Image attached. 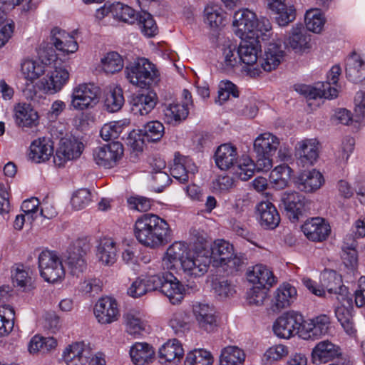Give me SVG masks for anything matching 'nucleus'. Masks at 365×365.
Masks as SVG:
<instances>
[{
  "instance_id": "nucleus-1",
  "label": "nucleus",
  "mask_w": 365,
  "mask_h": 365,
  "mask_svg": "<svg viewBox=\"0 0 365 365\" xmlns=\"http://www.w3.org/2000/svg\"><path fill=\"white\" fill-rule=\"evenodd\" d=\"M133 230L138 242L150 249H158L168 244L173 237V231L167 221L151 213L139 217Z\"/></svg>"
},
{
  "instance_id": "nucleus-2",
  "label": "nucleus",
  "mask_w": 365,
  "mask_h": 365,
  "mask_svg": "<svg viewBox=\"0 0 365 365\" xmlns=\"http://www.w3.org/2000/svg\"><path fill=\"white\" fill-rule=\"evenodd\" d=\"M128 81L137 87L148 88L160 81L156 66L145 58H139L125 67Z\"/></svg>"
},
{
  "instance_id": "nucleus-3",
  "label": "nucleus",
  "mask_w": 365,
  "mask_h": 365,
  "mask_svg": "<svg viewBox=\"0 0 365 365\" xmlns=\"http://www.w3.org/2000/svg\"><path fill=\"white\" fill-rule=\"evenodd\" d=\"M346 76L349 81L354 83L360 82L364 78L362 86L365 85V62L356 53H353L346 60ZM354 103L356 121H360L365 118V87L356 93Z\"/></svg>"
},
{
  "instance_id": "nucleus-4",
  "label": "nucleus",
  "mask_w": 365,
  "mask_h": 365,
  "mask_svg": "<svg viewBox=\"0 0 365 365\" xmlns=\"http://www.w3.org/2000/svg\"><path fill=\"white\" fill-rule=\"evenodd\" d=\"M40 274L46 282H61L65 277L62 260L55 251L43 250L38 255Z\"/></svg>"
},
{
  "instance_id": "nucleus-5",
  "label": "nucleus",
  "mask_w": 365,
  "mask_h": 365,
  "mask_svg": "<svg viewBox=\"0 0 365 365\" xmlns=\"http://www.w3.org/2000/svg\"><path fill=\"white\" fill-rule=\"evenodd\" d=\"M89 249V244L83 239L76 240L68 247L63 258L71 275L79 277L86 270V255Z\"/></svg>"
},
{
  "instance_id": "nucleus-6",
  "label": "nucleus",
  "mask_w": 365,
  "mask_h": 365,
  "mask_svg": "<svg viewBox=\"0 0 365 365\" xmlns=\"http://www.w3.org/2000/svg\"><path fill=\"white\" fill-rule=\"evenodd\" d=\"M99 88L93 83H80L73 87L70 109L84 110L93 108L99 101Z\"/></svg>"
},
{
  "instance_id": "nucleus-7",
  "label": "nucleus",
  "mask_w": 365,
  "mask_h": 365,
  "mask_svg": "<svg viewBox=\"0 0 365 365\" xmlns=\"http://www.w3.org/2000/svg\"><path fill=\"white\" fill-rule=\"evenodd\" d=\"M304 324L303 316L295 311H289L279 317L274 323L273 331L276 336L289 339L295 334L300 337V331Z\"/></svg>"
},
{
  "instance_id": "nucleus-8",
  "label": "nucleus",
  "mask_w": 365,
  "mask_h": 365,
  "mask_svg": "<svg viewBox=\"0 0 365 365\" xmlns=\"http://www.w3.org/2000/svg\"><path fill=\"white\" fill-rule=\"evenodd\" d=\"M199 291V286L195 283L187 284L186 287L171 273L165 274L161 287V292L165 295L171 304H178L183 299L185 294H193Z\"/></svg>"
},
{
  "instance_id": "nucleus-9",
  "label": "nucleus",
  "mask_w": 365,
  "mask_h": 365,
  "mask_svg": "<svg viewBox=\"0 0 365 365\" xmlns=\"http://www.w3.org/2000/svg\"><path fill=\"white\" fill-rule=\"evenodd\" d=\"M70 73L66 66L56 62L53 69L41 80L43 90L48 94L57 93L68 83Z\"/></svg>"
},
{
  "instance_id": "nucleus-10",
  "label": "nucleus",
  "mask_w": 365,
  "mask_h": 365,
  "mask_svg": "<svg viewBox=\"0 0 365 365\" xmlns=\"http://www.w3.org/2000/svg\"><path fill=\"white\" fill-rule=\"evenodd\" d=\"M123 154V145L119 142H113L96 148L93 151V159L98 166L111 168L117 165Z\"/></svg>"
},
{
  "instance_id": "nucleus-11",
  "label": "nucleus",
  "mask_w": 365,
  "mask_h": 365,
  "mask_svg": "<svg viewBox=\"0 0 365 365\" xmlns=\"http://www.w3.org/2000/svg\"><path fill=\"white\" fill-rule=\"evenodd\" d=\"M331 329V317L325 314L304 320L301 329L300 338L304 340H315L327 334Z\"/></svg>"
},
{
  "instance_id": "nucleus-12",
  "label": "nucleus",
  "mask_w": 365,
  "mask_h": 365,
  "mask_svg": "<svg viewBox=\"0 0 365 365\" xmlns=\"http://www.w3.org/2000/svg\"><path fill=\"white\" fill-rule=\"evenodd\" d=\"M210 264V251L202 250L187 255L182 261V267L187 275L200 277L207 273Z\"/></svg>"
},
{
  "instance_id": "nucleus-13",
  "label": "nucleus",
  "mask_w": 365,
  "mask_h": 365,
  "mask_svg": "<svg viewBox=\"0 0 365 365\" xmlns=\"http://www.w3.org/2000/svg\"><path fill=\"white\" fill-rule=\"evenodd\" d=\"M84 149L83 143L75 137L62 138L54 155V163L62 166L68 160L78 158Z\"/></svg>"
},
{
  "instance_id": "nucleus-14",
  "label": "nucleus",
  "mask_w": 365,
  "mask_h": 365,
  "mask_svg": "<svg viewBox=\"0 0 365 365\" xmlns=\"http://www.w3.org/2000/svg\"><path fill=\"white\" fill-rule=\"evenodd\" d=\"M322 288L326 289L329 294H334L339 302L346 301L350 305L347 298L348 289L343 284L342 277L334 270L325 269L320 276Z\"/></svg>"
},
{
  "instance_id": "nucleus-15",
  "label": "nucleus",
  "mask_w": 365,
  "mask_h": 365,
  "mask_svg": "<svg viewBox=\"0 0 365 365\" xmlns=\"http://www.w3.org/2000/svg\"><path fill=\"white\" fill-rule=\"evenodd\" d=\"M158 101L156 93L151 90L135 93L130 101V110L135 115H146L155 107Z\"/></svg>"
},
{
  "instance_id": "nucleus-16",
  "label": "nucleus",
  "mask_w": 365,
  "mask_h": 365,
  "mask_svg": "<svg viewBox=\"0 0 365 365\" xmlns=\"http://www.w3.org/2000/svg\"><path fill=\"white\" fill-rule=\"evenodd\" d=\"M94 314L98 322L102 324L113 323L120 316L118 303L112 297H101L94 307Z\"/></svg>"
},
{
  "instance_id": "nucleus-17",
  "label": "nucleus",
  "mask_w": 365,
  "mask_h": 365,
  "mask_svg": "<svg viewBox=\"0 0 365 365\" xmlns=\"http://www.w3.org/2000/svg\"><path fill=\"white\" fill-rule=\"evenodd\" d=\"M332 83L329 81L317 83L314 86L309 85H298L295 90L297 92L304 96L307 99L317 98H334L337 96L338 91L336 88L331 86Z\"/></svg>"
},
{
  "instance_id": "nucleus-18",
  "label": "nucleus",
  "mask_w": 365,
  "mask_h": 365,
  "mask_svg": "<svg viewBox=\"0 0 365 365\" xmlns=\"http://www.w3.org/2000/svg\"><path fill=\"white\" fill-rule=\"evenodd\" d=\"M280 206L283 207L289 219L297 221L304 210V197L297 192H284L281 194Z\"/></svg>"
},
{
  "instance_id": "nucleus-19",
  "label": "nucleus",
  "mask_w": 365,
  "mask_h": 365,
  "mask_svg": "<svg viewBox=\"0 0 365 365\" xmlns=\"http://www.w3.org/2000/svg\"><path fill=\"white\" fill-rule=\"evenodd\" d=\"M192 311L200 329L207 332H212L218 327L216 312L213 307L207 304L197 303L193 305Z\"/></svg>"
},
{
  "instance_id": "nucleus-20",
  "label": "nucleus",
  "mask_w": 365,
  "mask_h": 365,
  "mask_svg": "<svg viewBox=\"0 0 365 365\" xmlns=\"http://www.w3.org/2000/svg\"><path fill=\"white\" fill-rule=\"evenodd\" d=\"M295 150L297 163L308 167L314 165L319 157V142L316 139H305L297 143Z\"/></svg>"
},
{
  "instance_id": "nucleus-21",
  "label": "nucleus",
  "mask_w": 365,
  "mask_h": 365,
  "mask_svg": "<svg viewBox=\"0 0 365 365\" xmlns=\"http://www.w3.org/2000/svg\"><path fill=\"white\" fill-rule=\"evenodd\" d=\"M198 171L191 158L175 154L173 165L170 169L171 175L180 183H185L188 181L190 175H194Z\"/></svg>"
},
{
  "instance_id": "nucleus-22",
  "label": "nucleus",
  "mask_w": 365,
  "mask_h": 365,
  "mask_svg": "<svg viewBox=\"0 0 365 365\" xmlns=\"http://www.w3.org/2000/svg\"><path fill=\"white\" fill-rule=\"evenodd\" d=\"M255 20L256 14L247 9L236 11L232 23L235 35L241 39L249 37L253 33Z\"/></svg>"
},
{
  "instance_id": "nucleus-23",
  "label": "nucleus",
  "mask_w": 365,
  "mask_h": 365,
  "mask_svg": "<svg viewBox=\"0 0 365 365\" xmlns=\"http://www.w3.org/2000/svg\"><path fill=\"white\" fill-rule=\"evenodd\" d=\"M302 231L309 240L322 242L329 235L331 228L324 219L313 217L303 224Z\"/></svg>"
},
{
  "instance_id": "nucleus-24",
  "label": "nucleus",
  "mask_w": 365,
  "mask_h": 365,
  "mask_svg": "<svg viewBox=\"0 0 365 365\" xmlns=\"http://www.w3.org/2000/svg\"><path fill=\"white\" fill-rule=\"evenodd\" d=\"M297 292L295 287L289 283H283L274 292L272 299V309L279 312L289 307L297 299Z\"/></svg>"
},
{
  "instance_id": "nucleus-25",
  "label": "nucleus",
  "mask_w": 365,
  "mask_h": 365,
  "mask_svg": "<svg viewBox=\"0 0 365 365\" xmlns=\"http://www.w3.org/2000/svg\"><path fill=\"white\" fill-rule=\"evenodd\" d=\"M51 40L55 48L63 55L77 51L78 45L74 37L58 27L51 31Z\"/></svg>"
},
{
  "instance_id": "nucleus-26",
  "label": "nucleus",
  "mask_w": 365,
  "mask_h": 365,
  "mask_svg": "<svg viewBox=\"0 0 365 365\" xmlns=\"http://www.w3.org/2000/svg\"><path fill=\"white\" fill-rule=\"evenodd\" d=\"M16 124L21 128H32L39 123V115L31 104L19 103L14 107Z\"/></svg>"
},
{
  "instance_id": "nucleus-27",
  "label": "nucleus",
  "mask_w": 365,
  "mask_h": 365,
  "mask_svg": "<svg viewBox=\"0 0 365 365\" xmlns=\"http://www.w3.org/2000/svg\"><path fill=\"white\" fill-rule=\"evenodd\" d=\"M340 354V348L337 345L329 340H323L312 349V358L314 364H326L337 358Z\"/></svg>"
},
{
  "instance_id": "nucleus-28",
  "label": "nucleus",
  "mask_w": 365,
  "mask_h": 365,
  "mask_svg": "<svg viewBox=\"0 0 365 365\" xmlns=\"http://www.w3.org/2000/svg\"><path fill=\"white\" fill-rule=\"evenodd\" d=\"M189 110L187 103L179 101L165 103L163 106V119L168 124L178 125L187 118Z\"/></svg>"
},
{
  "instance_id": "nucleus-29",
  "label": "nucleus",
  "mask_w": 365,
  "mask_h": 365,
  "mask_svg": "<svg viewBox=\"0 0 365 365\" xmlns=\"http://www.w3.org/2000/svg\"><path fill=\"white\" fill-rule=\"evenodd\" d=\"M257 212L259 224L264 229L273 230L279 225V214L272 202H261L257 207Z\"/></svg>"
},
{
  "instance_id": "nucleus-30",
  "label": "nucleus",
  "mask_w": 365,
  "mask_h": 365,
  "mask_svg": "<svg viewBox=\"0 0 365 365\" xmlns=\"http://www.w3.org/2000/svg\"><path fill=\"white\" fill-rule=\"evenodd\" d=\"M311 35L301 24H297L292 29L286 43L296 53L308 51L311 48Z\"/></svg>"
},
{
  "instance_id": "nucleus-31",
  "label": "nucleus",
  "mask_w": 365,
  "mask_h": 365,
  "mask_svg": "<svg viewBox=\"0 0 365 365\" xmlns=\"http://www.w3.org/2000/svg\"><path fill=\"white\" fill-rule=\"evenodd\" d=\"M237 48L241 63L247 66H254L258 58V52L260 51L259 40L254 36L247 37L241 39Z\"/></svg>"
},
{
  "instance_id": "nucleus-32",
  "label": "nucleus",
  "mask_w": 365,
  "mask_h": 365,
  "mask_svg": "<svg viewBox=\"0 0 365 365\" xmlns=\"http://www.w3.org/2000/svg\"><path fill=\"white\" fill-rule=\"evenodd\" d=\"M247 279L255 286L266 288L272 287L276 282L272 272L263 264H256L247 272Z\"/></svg>"
},
{
  "instance_id": "nucleus-33",
  "label": "nucleus",
  "mask_w": 365,
  "mask_h": 365,
  "mask_svg": "<svg viewBox=\"0 0 365 365\" xmlns=\"http://www.w3.org/2000/svg\"><path fill=\"white\" fill-rule=\"evenodd\" d=\"M62 356L67 365H86L88 359L83 342H75L68 345L64 349Z\"/></svg>"
},
{
  "instance_id": "nucleus-34",
  "label": "nucleus",
  "mask_w": 365,
  "mask_h": 365,
  "mask_svg": "<svg viewBox=\"0 0 365 365\" xmlns=\"http://www.w3.org/2000/svg\"><path fill=\"white\" fill-rule=\"evenodd\" d=\"M323 182V175L315 169L300 173L296 180L298 189L306 192H312L318 190Z\"/></svg>"
},
{
  "instance_id": "nucleus-35",
  "label": "nucleus",
  "mask_w": 365,
  "mask_h": 365,
  "mask_svg": "<svg viewBox=\"0 0 365 365\" xmlns=\"http://www.w3.org/2000/svg\"><path fill=\"white\" fill-rule=\"evenodd\" d=\"M53 153L52 142L46 138L34 140L30 145L29 158L35 163H39L49 160Z\"/></svg>"
},
{
  "instance_id": "nucleus-36",
  "label": "nucleus",
  "mask_w": 365,
  "mask_h": 365,
  "mask_svg": "<svg viewBox=\"0 0 365 365\" xmlns=\"http://www.w3.org/2000/svg\"><path fill=\"white\" fill-rule=\"evenodd\" d=\"M237 152L235 147L230 144H222L218 147L215 154V160L217 166L226 170L237 163Z\"/></svg>"
},
{
  "instance_id": "nucleus-37",
  "label": "nucleus",
  "mask_w": 365,
  "mask_h": 365,
  "mask_svg": "<svg viewBox=\"0 0 365 365\" xmlns=\"http://www.w3.org/2000/svg\"><path fill=\"white\" fill-rule=\"evenodd\" d=\"M184 355L181 343L174 339L168 341L159 349L158 356L161 364L167 362L177 363Z\"/></svg>"
},
{
  "instance_id": "nucleus-38",
  "label": "nucleus",
  "mask_w": 365,
  "mask_h": 365,
  "mask_svg": "<svg viewBox=\"0 0 365 365\" xmlns=\"http://www.w3.org/2000/svg\"><path fill=\"white\" fill-rule=\"evenodd\" d=\"M279 139L271 133L258 135L254 142V150L259 155H274L279 145Z\"/></svg>"
},
{
  "instance_id": "nucleus-39",
  "label": "nucleus",
  "mask_w": 365,
  "mask_h": 365,
  "mask_svg": "<svg viewBox=\"0 0 365 365\" xmlns=\"http://www.w3.org/2000/svg\"><path fill=\"white\" fill-rule=\"evenodd\" d=\"M284 57V51L280 44L269 43L265 50L264 57L261 63V68L269 72L275 69Z\"/></svg>"
},
{
  "instance_id": "nucleus-40",
  "label": "nucleus",
  "mask_w": 365,
  "mask_h": 365,
  "mask_svg": "<svg viewBox=\"0 0 365 365\" xmlns=\"http://www.w3.org/2000/svg\"><path fill=\"white\" fill-rule=\"evenodd\" d=\"M96 255L98 259L106 265L114 264L117 257L116 243L111 238L101 239L97 247Z\"/></svg>"
},
{
  "instance_id": "nucleus-41",
  "label": "nucleus",
  "mask_w": 365,
  "mask_h": 365,
  "mask_svg": "<svg viewBox=\"0 0 365 365\" xmlns=\"http://www.w3.org/2000/svg\"><path fill=\"white\" fill-rule=\"evenodd\" d=\"M154 355V349L146 342H136L130 349L131 360L136 365H144L149 363L153 359Z\"/></svg>"
},
{
  "instance_id": "nucleus-42",
  "label": "nucleus",
  "mask_w": 365,
  "mask_h": 365,
  "mask_svg": "<svg viewBox=\"0 0 365 365\" xmlns=\"http://www.w3.org/2000/svg\"><path fill=\"white\" fill-rule=\"evenodd\" d=\"M187 247L182 242H175L167 250L163 263L167 266V269H171L175 263L180 262L181 265L182 261L185 259V254L187 253Z\"/></svg>"
},
{
  "instance_id": "nucleus-43",
  "label": "nucleus",
  "mask_w": 365,
  "mask_h": 365,
  "mask_svg": "<svg viewBox=\"0 0 365 365\" xmlns=\"http://www.w3.org/2000/svg\"><path fill=\"white\" fill-rule=\"evenodd\" d=\"M123 317L126 331L130 335H140L145 330L147 322L143 318V315L140 312L130 311L124 314Z\"/></svg>"
},
{
  "instance_id": "nucleus-44",
  "label": "nucleus",
  "mask_w": 365,
  "mask_h": 365,
  "mask_svg": "<svg viewBox=\"0 0 365 365\" xmlns=\"http://www.w3.org/2000/svg\"><path fill=\"white\" fill-rule=\"evenodd\" d=\"M245 360L244 351L235 346H229L222 350L220 365H243Z\"/></svg>"
},
{
  "instance_id": "nucleus-45",
  "label": "nucleus",
  "mask_w": 365,
  "mask_h": 365,
  "mask_svg": "<svg viewBox=\"0 0 365 365\" xmlns=\"http://www.w3.org/2000/svg\"><path fill=\"white\" fill-rule=\"evenodd\" d=\"M129 125L128 119L110 122L101 128V136L106 141L117 139Z\"/></svg>"
},
{
  "instance_id": "nucleus-46",
  "label": "nucleus",
  "mask_w": 365,
  "mask_h": 365,
  "mask_svg": "<svg viewBox=\"0 0 365 365\" xmlns=\"http://www.w3.org/2000/svg\"><path fill=\"white\" fill-rule=\"evenodd\" d=\"M110 11L113 18L129 24L135 23L138 18L133 9L120 2L110 5Z\"/></svg>"
},
{
  "instance_id": "nucleus-47",
  "label": "nucleus",
  "mask_w": 365,
  "mask_h": 365,
  "mask_svg": "<svg viewBox=\"0 0 365 365\" xmlns=\"http://www.w3.org/2000/svg\"><path fill=\"white\" fill-rule=\"evenodd\" d=\"M292 170L286 165H281L275 167L269 175V181L273 187L282 190L288 185Z\"/></svg>"
},
{
  "instance_id": "nucleus-48",
  "label": "nucleus",
  "mask_w": 365,
  "mask_h": 365,
  "mask_svg": "<svg viewBox=\"0 0 365 365\" xmlns=\"http://www.w3.org/2000/svg\"><path fill=\"white\" fill-rule=\"evenodd\" d=\"M233 252L232 245L225 240L218 239L214 242L210 255L211 259L213 258L215 260L220 261V264L222 265L223 262L227 260Z\"/></svg>"
},
{
  "instance_id": "nucleus-49",
  "label": "nucleus",
  "mask_w": 365,
  "mask_h": 365,
  "mask_svg": "<svg viewBox=\"0 0 365 365\" xmlns=\"http://www.w3.org/2000/svg\"><path fill=\"white\" fill-rule=\"evenodd\" d=\"M356 246L357 242L351 236L346 237L342 246L341 259L347 267H354L357 264L358 255L356 249Z\"/></svg>"
},
{
  "instance_id": "nucleus-50",
  "label": "nucleus",
  "mask_w": 365,
  "mask_h": 365,
  "mask_svg": "<svg viewBox=\"0 0 365 365\" xmlns=\"http://www.w3.org/2000/svg\"><path fill=\"white\" fill-rule=\"evenodd\" d=\"M102 70L108 74L120 71L124 66L122 56L117 52H109L101 60Z\"/></svg>"
},
{
  "instance_id": "nucleus-51",
  "label": "nucleus",
  "mask_w": 365,
  "mask_h": 365,
  "mask_svg": "<svg viewBox=\"0 0 365 365\" xmlns=\"http://www.w3.org/2000/svg\"><path fill=\"white\" fill-rule=\"evenodd\" d=\"M21 71L25 78L31 82L38 79L46 70L42 63L31 59H25L21 66Z\"/></svg>"
},
{
  "instance_id": "nucleus-52",
  "label": "nucleus",
  "mask_w": 365,
  "mask_h": 365,
  "mask_svg": "<svg viewBox=\"0 0 365 365\" xmlns=\"http://www.w3.org/2000/svg\"><path fill=\"white\" fill-rule=\"evenodd\" d=\"M305 25L307 30L316 34L322 31L325 19L319 9H312L307 11L304 17Z\"/></svg>"
},
{
  "instance_id": "nucleus-53",
  "label": "nucleus",
  "mask_w": 365,
  "mask_h": 365,
  "mask_svg": "<svg viewBox=\"0 0 365 365\" xmlns=\"http://www.w3.org/2000/svg\"><path fill=\"white\" fill-rule=\"evenodd\" d=\"M124 103L123 89L120 86H115L106 95L104 105L108 112L115 113L122 108Z\"/></svg>"
},
{
  "instance_id": "nucleus-54",
  "label": "nucleus",
  "mask_w": 365,
  "mask_h": 365,
  "mask_svg": "<svg viewBox=\"0 0 365 365\" xmlns=\"http://www.w3.org/2000/svg\"><path fill=\"white\" fill-rule=\"evenodd\" d=\"M12 282L14 287L23 291L30 289L32 286V277L29 269L23 264H18L12 274Z\"/></svg>"
},
{
  "instance_id": "nucleus-55",
  "label": "nucleus",
  "mask_w": 365,
  "mask_h": 365,
  "mask_svg": "<svg viewBox=\"0 0 365 365\" xmlns=\"http://www.w3.org/2000/svg\"><path fill=\"white\" fill-rule=\"evenodd\" d=\"M221 63L224 68L230 70L241 63L237 46L232 43L224 45Z\"/></svg>"
},
{
  "instance_id": "nucleus-56",
  "label": "nucleus",
  "mask_w": 365,
  "mask_h": 365,
  "mask_svg": "<svg viewBox=\"0 0 365 365\" xmlns=\"http://www.w3.org/2000/svg\"><path fill=\"white\" fill-rule=\"evenodd\" d=\"M205 22L212 28L224 24L225 13L217 5H207L204 9Z\"/></svg>"
},
{
  "instance_id": "nucleus-57",
  "label": "nucleus",
  "mask_w": 365,
  "mask_h": 365,
  "mask_svg": "<svg viewBox=\"0 0 365 365\" xmlns=\"http://www.w3.org/2000/svg\"><path fill=\"white\" fill-rule=\"evenodd\" d=\"M135 22H137L145 36L153 37L156 35L158 26L150 14L145 11L138 13V18Z\"/></svg>"
},
{
  "instance_id": "nucleus-58",
  "label": "nucleus",
  "mask_w": 365,
  "mask_h": 365,
  "mask_svg": "<svg viewBox=\"0 0 365 365\" xmlns=\"http://www.w3.org/2000/svg\"><path fill=\"white\" fill-rule=\"evenodd\" d=\"M212 354L205 349L190 351L185 360V365H212Z\"/></svg>"
},
{
  "instance_id": "nucleus-59",
  "label": "nucleus",
  "mask_w": 365,
  "mask_h": 365,
  "mask_svg": "<svg viewBox=\"0 0 365 365\" xmlns=\"http://www.w3.org/2000/svg\"><path fill=\"white\" fill-rule=\"evenodd\" d=\"M141 131L143 133L145 140L149 142H157L163 136L165 128L162 123L154 120L148 122Z\"/></svg>"
},
{
  "instance_id": "nucleus-60",
  "label": "nucleus",
  "mask_w": 365,
  "mask_h": 365,
  "mask_svg": "<svg viewBox=\"0 0 365 365\" xmlns=\"http://www.w3.org/2000/svg\"><path fill=\"white\" fill-rule=\"evenodd\" d=\"M237 163L236 175L242 180H248L253 176L256 170L255 163L248 156L242 158Z\"/></svg>"
},
{
  "instance_id": "nucleus-61",
  "label": "nucleus",
  "mask_w": 365,
  "mask_h": 365,
  "mask_svg": "<svg viewBox=\"0 0 365 365\" xmlns=\"http://www.w3.org/2000/svg\"><path fill=\"white\" fill-rule=\"evenodd\" d=\"M187 320V317L186 314L182 311H179L173 314L169 324L176 334H180L189 329V324Z\"/></svg>"
},
{
  "instance_id": "nucleus-62",
  "label": "nucleus",
  "mask_w": 365,
  "mask_h": 365,
  "mask_svg": "<svg viewBox=\"0 0 365 365\" xmlns=\"http://www.w3.org/2000/svg\"><path fill=\"white\" fill-rule=\"evenodd\" d=\"M355 140L351 137L345 138L339 150L335 153L336 160L339 164L346 163L354 150Z\"/></svg>"
},
{
  "instance_id": "nucleus-63",
  "label": "nucleus",
  "mask_w": 365,
  "mask_h": 365,
  "mask_svg": "<svg viewBox=\"0 0 365 365\" xmlns=\"http://www.w3.org/2000/svg\"><path fill=\"white\" fill-rule=\"evenodd\" d=\"M103 282L98 278H88L79 284V290L82 293L95 296L101 292Z\"/></svg>"
},
{
  "instance_id": "nucleus-64",
  "label": "nucleus",
  "mask_w": 365,
  "mask_h": 365,
  "mask_svg": "<svg viewBox=\"0 0 365 365\" xmlns=\"http://www.w3.org/2000/svg\"><path fill=\"white\" fill-rule=\"evenodd\" d=\"M91 200V194L88 189H80L72 196L71 203L77 210L85 208Z\"/></svg>"
}]
</instances>
